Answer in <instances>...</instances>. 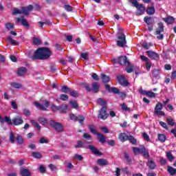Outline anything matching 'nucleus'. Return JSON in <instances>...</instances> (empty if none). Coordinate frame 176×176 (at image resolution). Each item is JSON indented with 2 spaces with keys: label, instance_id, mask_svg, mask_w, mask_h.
<instances>
[{
  "label": "nucleus",
  "instance_id": "1",
  "mask_svg": "<svg viewBox=\"0 0 176 176\" xmlns=\"http://www.w3.org/2000/svg\"><path fill=\"white\" fill-rule=\"evenodd\" d=\"M50 57V50L47 47L38 48L32 56V60H46Z\"/></svg>",
  "mask_w": 176,
  "mask_h": 176
},
{
  "label": "nucleus",
  "instance_id": "2",
  "mask_svg": "<svg viewBox=\"0 0 176 176\" xmlns=\"http://www.w3.org/2000/svg\"><path fill=\"white\" fill-rule=\"evenodd\" d=\"M101 76L102 82L104 84L105 90L108 91V93H113V94H119V93H120V91H119V89H118L117 87H111V85L107 84L109 82V76L104 74H102Z\"/></svg>",
  "mask_w": 176,
  "mask_h": 176
},
{
  "label": "nucleus",
  "instance_id": "3",
  "mask_svg": "<svg viewBox=\"0 0 176 176\" xmlns=\"http://www.w3.org/2000/svg\"><path fill=\"white\" fill-rule=\"evenodd\" d=\"M4 122L7 123L8 126H20L24 123V120H23V118L20 116L14 117L12 120L10 117L6 116Z\"/></svg>",
  "mask_w": 176,
  "mask_h": 176
},
{
  "label": "nucleus",
  "instance_id": "4",
  "mask_svg": "<svg viewBox=\"0 0 176 176\" xmlns=\"http://www.w3.org/2000/svg\"><path fill=\"white\" fill-rule=\"evenodd\" d=\"M116 38L118 39L116 41L117 46L119 47H126L127 41H126V35H124V33H123V30L122 29L118 30V32L116 34Z\"/></svg>",
  "mask_w": 176,
  "mask_h": 176
},
{
  "label": "nucleus",
  "instance_id": "5",
  "mask_svg": "<svg viewBox=\"0 0 176 176\" xmlns=\"http://www.w3.org/2000/svg\"><path fill=\"white\" fill-rule=\"evenodd\" d=\"M9 140L11 144H14L16 141L17 145H23V144H24V138H23V136L20 134H17L16 137H14V133H13V132L10 133Z\"/></svg>",
  "mask_w": 176,
  "mask_h": 176
},
{
  "label": "nucleus",
  "instance_id": "6",
  "mask_svg": "<svg viewBox=\"0 0 176 176\" xmlns=\"http://www.w3.org/2000/svg\"><path fill=\"white\" fill-rule=\"evenodd\" d=\"M111 61L113 63H118L120 65H123L124 67H130V61H129L126 56H121L118 58H113Z\"/></svg>",
  "mask_w": 176,
  "mask_h": 176
},
{
  "label": "nucleus",
  "instance_id": "7",
  "mask_svg": "<svg viewBox=\"0 0 176 176\" xmlns=\"http://www.w3.org/2000/svg\"><path fill=\"white\" fill-rule=\"evenodd\" d=\"M164 32V26L163 25V23H158V28L156 29L155 35H157V39L161 41L164 38V36L162 34V32Z\"/></svg>",
  "mask_w": 176,
  "mask_h": 176
},
{
  "label": "nucleus",
  "instance_id": "8",
  "mask_svg": "<svg viewBox=\"0 0 176 176\" xmlns=\"http://www.w3.org/2000/svg\"><path fill=\"white\" fill-rule=\"evenodd\" d=\"M116 79L120 86H122L123 87H128V86H130V82L126 79V76L119 75L116 76Z\"/></svg>",
  "mask_w": 176,
  "mask_h": 176
},
{
  "label": "nucleus",
  "instance_id": "9",
  "mask_svg": "<svg viewBox=\"0 0 176 176\" xmlns=\"http://www.w3.org/2000/svg\"><path fill=\"white\" fill-rule=\"evenodd\" d=\"M70 120H73L74 122H78L81 126L83 124V122H85V116H75L74 113H71L69 114Z\"/></svg>",
  "mask_w": 176,
  "mask_h": 176
},
{
  "label": "nucleus",
  "instance_id": "10",
  "mask_svg": "<svg viewBox=\"0 0 176 176\" xmlns=\"http://www.w3.org/2000/svg\"><path fill=\"white\" fill-rule=\"evenodd\" d=\"M162 109H163V104L157 102L154 109V113L157 116H165L166 113Z\"/></svg>",
  "mask_w": 176,
  "mask_h": 176
},
{
  "label": "nucleus",
  "instance_id": "11",
  "mask_svg": "<svg viewBox=\"0 0 176 176\" xmlns=\"http://www.w3.org/2000/svg\"><path fill=\"white\" fill-rule=\"evenodd\" d=\"M108 116H109V114L107 112V107H102L99 110L98 118L102 119V120H105Z\"/></svg>",
  "mask_w": 176,
  "mask_h": 176
},
{
  "label": "nucleus",
  "instance_id": "12",
  "mask_svg": "<svg viewBox=\"0 0 176 176\" xmlns=\"http://www.w3.org/2000/svg\"><path fill=\"white\" fill-rule=\"evenodd\" d=\"M50 125L55 131H57V133H61V131H63V124L61 123L56 122L54 120H51Z\"/></svg>",
  "mask_w": 176,
  "mask_h": 176
},
{
  "label": "nucleus",
  "instance_id": "13",
  "mask_svg": "<svg viewBox=\"0 0 176 176\" xmlns=\"http://www.w3.org/2000/svg\"><path fill=\"white\" fill-rule=\"evenodd\" d=\"M87 149H89L91 152V153H93L94 155H96V156H101L102 155V153L100 151H98V149H97V147L89 144L87 147Z\"/></svg>",
  "mask_w": 176,
  "mask_h": 176
},
{
  "label": "nucleus",
  "instance_id": "14",
  "mask_svg": "<svg viewBox=\"0 0 176 176\" xmlns=\"http://www.w3.org/2000/svg\"><path fill=\"white\" fill-rule=\"evenodd\" d=\"M32 9H34L32 5H29L27 7H22L21 12L23 14H25V16H28V14H30V12H32Z\"/></svg>",
  "mask_w": 176,
  "mask_h": 176
},
{
  "label": "nucleus",
  "instance_id": "15",
  "mask_svg": "<svg viewBox=\"0 0 176 176\" xmlns=\"http://www.w3.org/2000/svg\"><path fill=\"white\" fill-rule=\"evenodd\" d=\"M91 91L94 94H97L100 91V84L98 82H94L91 83Z\"/></svg>",
  "mask_w": 176,
  "mask_h": 176
},
{
  "label": "nucleus",
  "instance_id": "16",
  "mask_svg": "<svg viewBox=\"0 0 176 176\" xmlns=\"http://www.w3.org/2000/svg\"><path fill=\"white\" fill-rule=\"evenodd\" d=\"M97 140L100 144H105V142L107 141V137L104 135V134L101 133H97Z\"/></svg>",
  "mask_w": 176,
  "mask_h": 176
},
{
  "label": "nucleus",
  "instance_id": "17",
  "mask_svg": "<svg viewBox=\"0 0 176 176\" xmlns=\"http://www.w3.org/2000/svg\"><path fill=\"white\" fill-rule=\"evenodd\" d=\"M27 68L24 67H19L16 71V75L18 76H24L27 74Z\"/></svg>",
  "mask_w": 176,
  "mask_h": 176
},
{
  "label": "nucleus",
  "instance_id": "18",
  "mask_svg": "<svg viewBox=\"0 0 176 176\" xmlns=\"http://www.w3.org/2000/svg\"><path fill=\"white\" fill-rule=\"evenodd\" d=\"M146 54L148 55V56L150 58H153V60H157L159 59V54H157V53L153 52V51H147Z\"/></svg>",
  "mask_w": 176,
  "mask_h": 176
},
{
  "label": "nucleus",
  "instance_id": "19",
  "mask_svg": "<svg viewBox=\"0 0 176 176\" xmlns=\"http://www.w3.org/2000/svg\"><path fill=\"white\" fill-rule=\"evenodd\" d=\"M137 8V14L139 16H141V14H144L145 13V7L142 4H139L138 6H136Z\"/></svg>",
  "mask_w": 176,
  "mask_h": 176
},
{
  "label": "nucleus",
  "instance_id": "20",
  "mask_svg": "<svg viewBox=\"0 0 176 176\" xmlns=\"http://www.w3.org/2000/svg\"><path fill=\"white\" fill-rule=\"evenodd\" d=\"M140 153L145 157L146 159H149V151L145 148L144 146H141Z\"/></svg>",
  "mask_w": 176,
  "mask_h": 176
},
{
  "label": "nucleus",
  "instance_id": "21",
  "mask_svg": "<svg viewBox=\"0 0 176 176\" xmlns=\"http://www.w3.org/2000/svg\"><path fill=\"white\" fill-rule=\"evenodd\" d=\"M147 166L150 170H155V168H156V163H155L152 159L148 160Z\"/></svg>",
  "mask_w": 176,
  "mask_h": 176
},
{
  "label": "nucleus",
  "instance_id": "22",
  "mask_svg": "<svg viewBox=\"0 0 176 176\" xmlns=\"http://www.w3.org/2000/svg\"><path fill=\"white\" fill-rule=\"evenodd\" d=\"M129 136L126 133H121L119 135V140L121 142H126L129 140Z\"/></svg>",
  "mask_w": 176,
  "mask_h": 176
},
{
  "label": "nucleus",
  "instance_id": "23",
  "mask_svg": "<svg viewBox=\"0 0 176 176\" xmlns=\"http://www.w3.org/2000/svg\"><path fill=\"white\" fill-rule=\"evenodd\" d=\"M164 21L166 23V24H174L175 22V19L173 16H168L166 18H163Z\"/></svg>",
  "mask_w": 176,
  "mask_h": 176
},
{
  "label": "nucleus",
  "instance_id": "24",
  "mask_svg": "<svg viewBox=\"0 0 176 176\" xmlns=\"http://www.w3.org/2000/svg\"><path fill=\"white\" fill-rule=\"evenodd\" d=\"M16 23H21L22 25L24 27H28V22L27 20L24 19V17L17 18Z\"/></svg>",
  "mask_w": 176,
  "mask_h": 176
},
{
  "label": "nucleus",
  "instance_id": "25",
  "mask_svg": "<svg viewBox=\"0 0 176 176\" xmlns=\"http://www.w3.org/2000/svg\"><path fill=\"white\" fill-rule=\"evenodd\" d=\"M68 109V105L67 104H62L58 106V111L59 112H61L62 113H67V110Z\"/></svg>",
  "mask_w": 176,
  "mask_h": 176
},
{
  "label": "nucleus",
  "instance_id": "26",
  "mask_svg": "<svg viewBox=\"0 0 176 176\" xmlns=\"http://www.w3.org/2000/svg\"><path fill=\"white\" fill-rule=\"evenodd\" d=\"M20 175L21 176H30L31 173H30V170L28 169H25L24 168H21L20 170Z\"/></svg>",
  "mask_w": 176,
  "mask_h": 176
},
{
  "label": "nucleus",
  "instance_id": "27",
  "mask_svg": "<svg viewBox=\"0 0 176 176\" xmlns=\"http://www.w3.org/2000/svg\"><path fill=\"white\" fill-rule=\"evenodd\" d=\"M146 12L147 14H149L151 16L152 14H155L156 10L155 9V7L153 6H152L147 7Z\"/></svg>",
  "mask_w": 176,
  "mask_h": 176
},
{
  "label": "nucleus",
  "instance_id": "28",
  "mask_svg": "<svg viewBox=\"0 0 176 176\" xmlns=\"http://www.w3.org/2000/svg\"><path fill=\"white\" fill-rule=\"evenodd\" d=\"M152 76H153V78H158L159 76H160V68L154 69L152 71Z\"/></svg>",
  "mask_w": 176,
  "mask_h": 176
},
{
  "label": "nucleus",
  "instance_id": "29",
  "mask_svg": "<svg viewBox=\"0 0 176 176\" xmlns=\"http://www.w3.org/2000/svg\"><path fill=\"white\" fill-rule=\"evenodd\" d=\"M7 40L8 41L9 43H10V45H12V46H19V42L13 39L12 36H8Z\"/></svg>",
  "mask_w": 176,
  "mask_h": 176
},
{
  "label": "nucleus",
  "instance_id": "30",
  "mask_svg": "<svg viewBox=\"0 0 176 176\" xmlns=\"http://www.w3.org/2000/svg\"><path fill=\"white\" fill-rule=\"evenodd\" d=\"M167 171L170 175H176V168H173V166H168Z\"/></svg>",
  "mask_w": 176,
  "mask_h": 176
},
{
  "label": "nucleus",
  "instance_id": "31",
  "mask_svg": "<svg viewBox=\"0 0 176 176\" xmlns=\"http://www.w3.org/2000/svg\"><path fill=\"white\" fill-rule=\"evenodd\" d=\"M97 163L99 166H108V161L105 159H98Z\"/></svg>",
  "mask_w": 176,
  "mask_h": 176
},
{
  "label": "nucleus",
  "instance_id": "32",
  "mask_svg": "<svg viewBox=\"0 0 176 176\" xmlns=\"http://www.w3.org/2000/svg\"><path fill=\"white\" fill-rule=\"evenodd\" d=\"M144 20V22L146 23V24H148V25H151V24H153L155 21L153 18L149 17V16H145Z\"/></svg>",
  "mask_w": 176,
  "mask_h": 176
},
{
  "label": "nucleus",
  "instance_id": "33",
  "mask_svg": "<svg viewBox=\"0 0 176 176\" xmlns=\"http://www.w3.org/2000/svg\"><path fill=\"white\" fill-rule=\"evenodd\" d=\"M124 159H125L127 164H129V166H131L133 161L131 160V157H130V155H129V153H124Z\"/></svg>",
  "mask_w": 176,
  "mask_h": 176
},
{
  "label": "nucleus",
  "instance_id": "34",
  "mask_svg": "<svg viewBox=\"0 0 176 176\" xmlns=\"http://www.w3.org/2000/svg\"><path fill=\"white\" fill-rule=\"evenodd\" d=\"M38 122L39 124H42L43 126H47V120L43 117L38 118Z\"/></svg>",
  "mask_w": 176,
  "mask_h": 176
},
{
  "label": "nucleus",
  "instance_id": "35",
  "mask_svg": "<svg viewBox=\"0 0 176 176\" xmlns=\"http://www.w3.org/2000/svg\"><path fill=\"white\" fill-rule=\"evenodd\" d=\"M61 91L62 93H65V94H68V93L71 92V89H69L67 85H63L61 87Z\"/></svg>",
  "mask_w": 176,
  "mask_h": 176
},
{
  "label": "nucleus",
  "instance_id": "36",
  "mask_svg": "<svg viewBox=\"0 0 176 176\" xmlns=\"http://www.w3.org/2000/svg\"><path fill=\"white\" fill-rule=\"evenodd\" d=\"M32 157H34V159H41L42 158V154L41 153L36 151H33L32 153Z\"/></svg>",
  "mask_w": 176,
  "mask_h": 176
},
{
  "label": "nucleus",
  "instance_id": "37",
  "mask_svg": "<svg viewBox=\"0 0 176 176\" xmlns=\"http://www.w3.org/2000/svg\"><path fill=\"white\" fill-rule=\"evenodd\" d=\"M166 140H167V137L164 134H158V140L160 142H166Z\"/></svg>",
  "mask_w": 176,
  "mask_h": 176
},
{
  "label": "nucleus",
  "instance_id": "38",
  "mask_svg": "<svg viewBox=\"0 0 176 176\" xmlns=\"http://www.w3.org/2000/svg\"><path fill=\"white\" fill-rule=\"evenodd\" d=\"M69 104L74 109H79V105L78 104V102H76V100L69 101Z\"/></svg>",
  "mask_w": 176,
  "mask_h": 176
},
{
  "label": "nucleus",
  "instance_id": "39",
  "mask_svg": "<svg viewBox=\"0 0 176 176\" xmlns=\"http://www.w3.org/2000/svg\"><path fill=\"white\" fill-rule=\"evenodd\" d=\"M97 103L99 105H101L102 107H107V102H105V100H104V99H102L101 98L98 99Z\"/></svg>",
  "mask_w": 176,
  "mask_h": 176
},
{
  "label": "nucleus",
  "instance_id": "40",
  "mask_svg": "<svg viewBox=\"0 0 176 176\" xmlns=\"http://www.w3.org/2000/svg\"><path fill=\"white\" fill-rule=\"evenodd\" d=\"M121 108L122 111H125L126 112H131V109L127 107V104L126 103H122L121 104Z\"/></svg>",
  "mask_w": 176,
  "mask_h": 176
},
{
  "label": "nucleus",
  "instance_id": "41",
  "mask_svg": "<svg viewBox=\"0 0 176 176\" xmlns=\"http://www.w3.org/2000/svg\"><path fill=\"white\" fill-rule=\"evenodd\" d=\"M80 85H81V86H83L84 88H85L86 91L88 93H90V91H91V87H90V85L89 84H86L85 82H82Z\"/></svg>",
  "mask_w": 176,
  "mask_h": 176
},
{
  "label": "nucleus",
  "instance_id": "42",
  "mask_svg": "<svg viewBox=\"0 0 176 176\" xmlns=\"http://www.w3.org/2000/svg\"><path fill=\"white\" fill-rule=\"evenodd\" d=\"M89 130L92 134H95L96 135L98 133V132L96 131L94 125H89Z\"/></svg>",
  "mask_w": 176,
  "mask_h": 176
},
{
  "label": "nucleus",
  "instance_id": "43",
  "mask_svg": "<svg viewBox=\"0 0 176 176\" xmlns=\"http://www.w3.org/2000/svg\"><path fill=\"white\" fill-rule=\"evenodd\" d=\"M74 148H86V147L85 146L84 143H83L82 141L78 140V141L77 142V144H76V145L74 146Z\"/></svg>",
  "mask_w": 176,
  "mask_h": 176
},
{
  "label": "nucleus",
  "instance_id": "44",
  "mask_svg": "<svg viewBox=\"0 0 176 176\" xmlns=\"http://www.w3.org/2000/svg\"><path fill=\"white\" fill-rule=\"evenodd\" d=\"M128 140L133 145H135L137 144V140H135V138H134V137L133 135H129V138H128Z\"/></svg>",
  "mask_w": 176,
  "mask_h": 176
},
{
  "label": "nucleus",
  "instance_id": "45",
  "mask_svg": "<svg viewBox=\"0 0 176 176\" xmlns=\"http://www.w3.org/2000/svg\"><path fill=\"white\" fill-rule=\"evenodd\" d=\"M122 173H124L126 175H131V171L129 170V167L125 166L122 169Z\"/></svg>",
  "mask_w": 176,
  "mask_h": 176
},
{
  "label": "nucleus",
  "instance_id": "46",
  "mask_svg": "<svg viewBox=\"0 0 176 176\" xmlns=\"http://www.w3.org/2000/svg\"><path fill=\"white\" fill-rule=\"evenodd\" d=\"M34 105H35V107H36V108H40V109H41V111H47L46 108L38 102H35Z\"/></svg>",
  "mask_w": 176,
  "mask_h": 176
},
{
  "label": "nucleus",
  "instance_id": "47",
  "mask_svg": "<svg viewBox=\"0 0 176 176\" xmlns=\"http://www.w3.org/2000/svg\"><path fill=\"white\" fill-rule=\"evenodd\" d=\"M73 159H74V160H79L80 162H82L83 160V156L79 154H75Z\"/></svg>",
  "mask_w": 176,
  "mask_h": 176
},
{
  "label": "nucleus",
  "instance_id": "48",
  "mask_svg": "<svg viewBox=\"0 0 176 176\" xmlns=\"http://www.w3.org/2000/svg\"><path fill=\"white\" fill-rule=\"evenodd\" d=\"M11 86L12 87H14V89H20L22 87L21 84L19 82H12Z\"/></svg>",
  "mask_w": 176,
  "mask_h": 176
},
{
  "label": "nucleus",
  "instance_id": "49",
  "mask_svg": "<svg viewBox=\"0 0 176 176\" xmlns=\"http://www.w3.org/2000/svg\"><path fill=\"white\" fill-rule=\"evenodd\" d=\"M146 96H147V97H149L150 98H155L156 97V94H155V92L148 91Z\"/></svg>",
  "mask_w": 176,
  "mask_h": 176
},
{
  "label": "nucleus",
  "instance_id": "50",
  "mask_svg": "<svg viewBox=\"0 0 176 176\" xmlns=\"http://www.w3.org/2000/svg\"><path fill=\"white\" fill-rule=\"evenodd\" d=\"M80 58L83 60H89V54L87 52H82L80 54Z\"/></svg>",
  "mask_w": 176,
  "mask_h": 176
},
{
  "label": "nucleus",
  "instance_id": "51",
  "mask_svg": "<svg viewBox=\"0 0 176 176\" xmlns=\"http://www.w3.org/2000/svg\"><path fill=\"white\" fill-rule=\"evenodd\" d=\"M31 123H32V124H33L34 126V127L38 129V130H41V125H39V124H38V122H36V121L32 120Z\"/></svg>",
  "mask_w": 176,
  "mask_h": 176
},
{
  "label": "nucleus",
  "instance_id": "52",
  "mask_svg": "<svg viewBox=\"0 0 176 176\" xmlns=\"http://www.w3.org/2000/svg\"><path fill=\"white\" fill-rule=\"evenodd\" d=\"M70 96L72 97H78V96H79V92L78 91H75V90H73V91H70Z\"/></svg>",
  "mask_w": 176,
  "mask_h": 176
},
{
  "label": "nucleus",
  "instance_id": "53",
  "mask_svg": "<svg viewBox=\"0 0 176 176\" xmlns=\"http://www.w3.org/2000/svg\"><path fill=\"white\" fill-rule=\"evenodd\" d=\"M166 122H168V124H169V126H171L175 124V122H174V119L173 118H167Z\"/></svg>",
  "mask_w": 176,
  "mask_h": 176
},
{
  "label": "nucleus",
  "instance_id": "54",
  "mask_svg": "<svg viewBox=\"0 0 176 176\" xmlns=\"http://www.w3.org/2000/svg\"><path fill=\"white\" fill-rule=\"evenodd\" d=\"M166 157H167L168 160H169V162H173V160H174V156L170 152H168L166 153Z\"/></svg>",
  "mask_w": 176,
  "mask_h": 176
},
{
  "label": "nucleus",
  "instance_id": "55",
  "mask_svg": "<svg viewBox=\"0 0 176 176\" xmlns=\"http://www.w3.org/2000/svg\"><path fill=\"white\" fill-rule=\"evenodd\" d=\"M60 98L62 101H67L69 100V97L67 94H61Z\"/></svg>",
  "mask_w": 176,
  "mask_h": 176
},
{
  "label": "nucleus",
  "instance_id": "56",
  "mask_svg": "<svg viewBox=\"0 0 176 176\" xmlns=\"http://www.w3.org/2000/svg\"><path fill=\"white\" fill-rule=\"evenodd\" d=\"M133 150L135 155H138V153H141V146H140V148L133 147Z\"/></svg>",
  "mask_w": 176,
  "mask_h": 176
},
{
  "label": "nucleus",
  "instance_id": "57",
  "mask_svg": "<svg viewBox=\"0 0 176 176\" xmlns=\"http://www.w3.org/2000/svg\"><path fill=\"white\" fill-rule=\"evenodd\" d=\"M160 125L161 127H163V129H165V130H168V126H167V124L166 122L160 121Z\"/></svg>",
  "mask_w": 176,
  "mask_h": 176
},
{
  "label": "nucleus",
  "instance_id": "58",
  "mask_svg": "<svg viewBox=\"0 0 176 176\" xmlns=\"http://www.w3.org/2000/svg\"><path fill=\"white\" fill-rule=\"evenodd\" d=\"M125 71H126L127 74H131V72H134V67H126Z\"/></svg>",
  "mask_w": 176,
  "mask_h": 176
},
{
  "label": "nucleus",
  "instance_id": "59",
  "mask_svg": "<svg viewBox=\"0 0 176 176\" xmlns=\"http://www.w3.org/2000/svg\"><path fill=\"white\" fill-rule=\"evenodd\" d=\"M6 28H7V30H13L14 25H13V23H6Z\"/></svg>",
  "mask_w": 176,
  "mask_h": 176
},
{
  "label": "nucleus",
  "instance_id": "60",
  "mask_svg": "<svg viewBox=\"0 0 176 176\" xmlns=\"http://www.w3.org/2000/svg\"><path fill=\"white\" fill-rule=\"evenodd\" d=\"M21 10H20L17 8H14V10H12V14H21Z\"/></svg>",
  "mask_w": 176,
  "mask_h": 176
},
{
  "label": "nucleus",
  "instance_id": "61",
  "mask_svg": "<svg viewBox=\"0 0 176 176\" xmlns=\"http://www.w3.org/2000/svg\"><path fill=\"white\" fill-rule=\"evenodd\" d=\"M142 137L144 140H145L146 141H148V142L151 141V139L149 138V135H148V133H144L142 134Z\"/></svg>",
  "mask_w": 176,
  "mask_h": 176
},
{
  "label": "nucleus",
  "instance_id": "62",
  "mask_svg": "<svg viewBox=\"0 0 176 176\" xmlns=\"http://www.w3.org/2000/svg\"><path fill=\"white\" fill-rule=\"evenodd\" d=\"M82 137L85 140H91V135H90L89 133H84Z\"/></svg>",
  "mask_w": 176,
  "mask_h": 176
},
{
  "label": "nucleus",
  "instance_id": "63",
  "mask_svg": "<svg viewBox=\"0 0 176 176\" xmlns=\"http://www.w3.org/2000/svg\"><path fill=\"white\" fill-rule=\"evenodd\" d=\"M40 173H46V168L43 165H41L38 168Z\"/></svg>",
  "mask_w": 176,
  "mask_h": 176
},
{
  "label": "nucleus",
  "instance_id": "64",
  "mask_svg": "<svg viewBox=\"0 0 176 176\" xmlns=\"http://www.w3.org/2000/svg\"><path fill=\"white\" fill-rule=\"evenodd\" d=\"M33 43L34 45H41V40H39L38 38L34 37L33 38Z\"/></svg>",
  "mask_w": 176,
  "mask_h": 176
}]
</instances>
